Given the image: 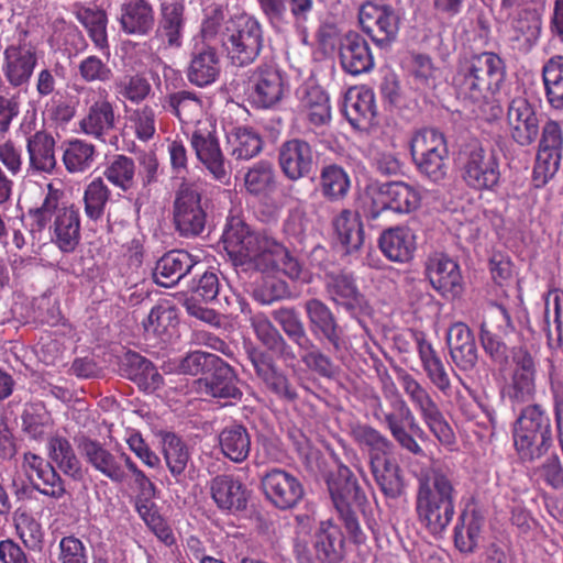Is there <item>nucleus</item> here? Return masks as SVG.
I'll list each match as a JSON object with an SVG mask.
<instances>
[{"instance_id":"7","label":"nucleus","mask_w":563,"mask_h":563,"mask_svg":"<svg viewBox=\"0 0 563 563\" xmlns=\"http://www.w3.org/2000/svg\"><path fill=\"white\" fill-rule=\"evenodd\" d=\"M459 164L465 184L475 190L494 191L500 181V159L494 150H485L473 140L461 146Z\"/></svg>"},{"instance_id":"14","label":"nucleus","mask_w":563,"mask_h":563,"mask_svg":"<svg viewBox=\"0 0 563 563\" xmlns=\"http://www.w3.org/2000/svg\"><path fill=\"white\" fill-rule=\"evenodd\" d=\"M247 358L266 393L284 404H295L299 399L298 387L275 363L272 355L263 350L251 347L247 350Z\"/></svg>"},{"instance_id":"13","label":"nucleus","mask_w":563,"mask_h":563,"mask_svg":"<svg viewBox=\"0 0 563 563\" xmlns=\"http://www.w3.org/2000/svg\"><path fill=\"white\" fill-rule=\"evenodd\" d=\"M198 161L213 179L223 185L231 178V164L225 159L219 143L217 125L210 119L198 120L190 137Z\"/></svg>"},{"instance_id":"59","label":"nucleus","mask_w":563,"mask_h":563,"mask_svg":"<svg viewBox=\"0 0 563 563\" xmlns=\"http://www.w3.org/2000/svg\"><path fill=\"white\" fill-rule=\"evenodd\" d=\"M51 459L57 464L65 475L75 479L82 476V470L73 445L64 437H53L48 441Z\"/></svg>"},{"instance_id":"27","label":"nucleus","mask_w":563,"mask_h":563,"mask_svg":"<svg viewBox=\"0 0 563 563\" xmlns=\"http://www.w3.org/2000/svg\"><path fill=\"white\" fill-rule=\"evenodd\" d=\"M427 276L432 287L445 299L459 297L463 290L459 264L443 254L428 260Z\"/></svg>"},{"instance_id":"51","label":"nucleus","mask_w":563,"mask_h":563,"mask_svg":"<svg viewBox=\"0 0 563 563\" xmlns=\"http://www.w3.org/2000/svg\"><path fill=\"white\" fill-rule=\"evenodd\" d=\"M351 435L355 443L368 452L369 463L375 456H387L391 453L394 444L382 432L366 423H356L351 428Z\"/></svg>"},{"instance_id":"6","label":"nucleus","mask_w":563,"mask_h":563,"mask_svg":"<svg viewBox=\"0 0 563 563\" xmlns=\"http://www.w3.org/2000/svg\"><path fill=\"white\" fill-rule=\"evenodd\" d=\"M395 371L404 393L429 431L442 445H453L455 443V434L432 393L406 369L396 367Z\"/></svg>"},{"instance_id":"9","label":"nucleus","mask_w":563,"mask_h":563,"mask_svg":"<svg viewBox=\"0 0 563 563\" xmlns=\"http://www.w3.org/2000/svg\"><path fill=\"white\" fill-rule=\"evenodd\" d=\"M383 390L386 395L394 394L397 396L394 408L399 411V416L394 412H387L384 415V422L386 423L391 437L402 450H406L416 456L424 457L426 452L417 442L415 437L426 440L428 435L417 422L412 410L398 394L396 385L389 375H386V377L383 378Z\"/></svg>"},{"instance_id":"54","label":"nucleus","mask_w":563,"mask_h":563,"mask_svg":"<svg viewBox=\"0 0 563 563\" xmlns=\"http://www.w3.org/2000/svg\"><path fill=\"white\" fill-rule=\"evenodd\" d=\"M545 98L555 110H563V56L549 58L542 67Z\"/></svg>"},{"instance_id":"55","label":"nucleus","mask_w":563,"mask_h":563,"mask_svg":"<svg viewBox=\"0 0 563 563\" xmlns=\"http://www.w3.org/2000/svg\"><path fill=\"white\" fill-rule=\"evenodd\" d=\"M104 178L123 192H129L136 184V166L132 157L119 154L110 159L104 169Z\"/></svg>"},{"instance_id":"10","label":"nucleus","mask_w":563,"mask_h":563,"mask_svg":"<svg viewBox=\"0 0 563 563\" xmlns=\"http://www.w3.org/2000/svg\"><path fill=\"white\" fill-rule=\"evenodd\" d=\"M312 549L296 540L294 553L298 563H341L346 554V542L341 528L332 520L321 521L312 537Z\"/></svg>"},{"instance_id":"47","label":"nucleus","mask_w":563,"mask_h":563,"mask_svg":"<svg viewBox=\"0 0 563 563\" xmlns=\"http://www.w3.org/2000/svg\"><path fill=\"white\" fill-rule=\"evenodd\" d=\"M484 517L476 509L460 514L454 527V545L462 553H473L478 547Z\"/></svg>"},{"instance_id":"52","label":"nucleus","mask_w":563,"mask_h":563,"mask_svg":"<svg viewBox=\"0 0 563 563\" xmlns=\"http://www.w3.org/2000/svg\"><path fill=\"white\" fill-rule=\"evenodd\" d=\"M230 153L236 159H251L263 147L261 135L252 128L236 126L227 134Z\"/></svg>"},{"instance_id":"45","label":"nucleus","mask_w":563,"mask_h":563,"mask_svg":"<svg viewBox=\"0 0 563 563\" xmlns=\"http://www.w3.org/2000/svg\"><path fill=\"white\" fill-rule=\"evenodd\" d=\"M332 228L338 242L346 254L361 249L364 243L363 223L357 212L343 209L332 219Z\"/></svg>"},{"instance_id":"15","label":"nucleus","mask_w":563,"mask_h":563,"mask_svg":"<svg viewBox=\"0 0 563 563\" xmlns=\"http://www.w3.org/2000/svg\"><path fill=\"white\" fill-rule=\"evenodd\" d=\"M309 330L320 342L328 343L338 360L347 351V339L333 311L321 299L310 298L303 302Z\"/></svg>"},{"instance_id":"53","label":"nucleus","mask_w":563,"mask_h":563,"mask_svg":"<svg viewBox=\"0 0 563 563\" xmlns=\"http://www.w3.org/2000/svg\"><path fill=\"white\" fill-rule=\"evenodd\" d=\"M64 196V192L55 188L52 184L47 185V192L40 207L29 209L27 213L22 217V220L27 219V228L31 234L41 233L52 217L58 211V205Z\"/></svg>"},{"instance_id":"48","label":"nucleus","mask_w":563,"mask_h":563,"mask_svg":"<svg viewBox=\"0 0 563 563\" xmlns=\"http://www.w3.org/2000/svg\"><path fill=\"white\" fill-rule=\"evenodd\" d=\"M251 325L256 338L285 362L295 361L296 354L292 347L287 343L278 329L268 320V318L258 313L251 318Z\"/></svg>"},{"instance_id":"46","label":"nucleus","mask_w":563,"mask_h":563,"mask_svg":"<svg viewBox=\"0 0 563 563\" xmlns=\"http://www.w3.org/2000/svg\"><path fill=\"white\" fill-rule=\"evenodd\" d=\"M162 453L165 464L177 484L186 481V470L190 462L187 443L174 432L162 434Z\"/></svg>"},{"instance_id":"30","label":"nucleus","mask_w":563,"mask_h":563,"mask_svg":"<svg viewBox=\"0 0 563 563\" xmlns=\"http://www.w3.org/2000/svg\"><path fill=\"white\" fill-rule=\"evenodd\" d=\"M118 119L115 106L109 100L108 92L103 89L100 91V98L88 106L79 128L87 135L103 139L115 129Z\"/></svg>"},{"instance_id":"39","label":"nucleus","mask_w":563,"mask_h":563,"mask_svg":"<svg viewBox=\"0 0 563 563\" xmlns=\"http://www.w3.org/2000/svg\"><path fill=\"white\" fill-rule=\"evenodd\" d=\"M240 379L234 368L222 358L209 376L203 378L205 391L213 398L241 400L243 391L239 387Z\"/></svg>"},{"instance_id":"36","label":"nucleus","mask_w":563,"mask_h":563,"mask_svg":"<svg viewBox=\"0 0 563 563\" xmlns=\"http://www.w3.org/2000/svg\"><path fill=\"white\" fill-rule=\"evenodd\" d=\"M450 355L455 365L462 371H470L477 363V347L474 334L463 322L452 324L446 333Z\"/></svg>"},{"instance_id":"23","label":"nucleus","mask_w":563,"mask_h":563,"mask_svg":"<svg viewBox=\"0 0 563 563\" xmlns=\"http://www.w3.org/2000/svg\"><path fill=\"white\" fill-rule=\"evenodd\" d=\"M278 163L283 174L292 181L310 177L317 167L312 146L305 140L291 139L278 150Z\"/></svg>"},{"instance_id":"49","label":"nucleus","mask_w":563,"mask_h":563,"mask_svg":"<svg viewBox=\"0 0 563 563\" xmlns=\"http://www.w3.org/2000/svg\"><path fill=\"white\" fill-rule=\"evenodd\" d=\"M222 454L234 463L244 462L251 452V435L243 424L232 423L218 435Z\"/></svg>"},{"instance_id":"22","label":"nucleus","mask_w":563,"mask_h":563,"mask_svg":"<svg viewBox=\"0 0 563 563\" xmlns=\"http://www.w3.org/2000/svg\"><path fill=\"white\" fill-rule=\"evenodd\" d=\"M507 123L515 143L520 146L531 145L539 135L536 104L525 95L512 98L507 109Z\"/></svg>"},{"instance_id":"34","label":"nucleus","mask_w":563,"mask_h":563,"mask_svg":"<svg viewBox=\"0 0 563 563\" xmlns=\"http://www.w3.org/2000/svg\"><path fill=\"white\" fill-rule=\"evenodd\" d=\"M412 335L417 343L421 366L428 379L444 396L451 395V378L442 358L432 344L426 340V335L422 332L415 331Z\"/></svg>"},{"instance_id":"58","label":"nucleus","mask_w":563,"mask_h":563,"mask_svg":"<svg viewBox=\"0 0 563 563\" xmlns=\"http://www.w3.org/2000/svg\"><path fill=\"white\" fill-rule=\"evenodd\" d=\"M96 158V147L84 140L69 141L64 150L63 163L70 174L89 170Z\"/></svg>"},{"instance_id":"63","label":"nucleus","mask_w":563,"mask_h":563,"mask_svg":"<svg viewBox=\"0 0 563 563\" xmlns=\"http://www.w3.org/2000/svg\"><path fill=\"white\" fill-rule=\"evenodd\" d=\"M273 319L279 324L286 336L299 349L311 338L308 335L300 313L294 307L273 310Z\"/></svg>"},{"instance_id":"32","label":"nucleus","mask_w":563,"mask_h":563,"mask_svg":"<svg viewBox=\"0 0 563 563\" xmlns=\"http://www.w3.org/2000/svg\"><path fill=\"white\" fill-rule=\"evenodd\" d=\"M51 240L63 252L71 253L80 242V216L74 205L60 206L51 227Z\"/></svg>"},{"instance_id":"5","label":"nucleus","mask_w":563,"mask_h":563,"mask_svg":"<svg viewBox=\"0 0 563 563\" xmlns=\"http://www.w3.org/2000/svg\"><path fill=\"white\" fill-rule=\"evenodd\" d=\"M273 236L264 231L253 230L242 218L227 219L221 241L234 266H243L254 262L256 268H262Z\"/></svg>"},{"instance_id":"26","label":"nucleus","mask_w":563,"mask_h":563,"mask_svg":"<svg viewBox=\"0 0 563 563\" xmlns=\"http://www.w3.org/2000/svg\"><path fill=\"white\" fill-rule=\"evenodd\" d=\"M201 262L185 250H173L165 253L155 264L153 280L156 285L172 288L188 274L198 269Z\"/></svg>"},{"instance_id":"44","label":"nucleus","mask_w":563,"mask_h":563,"mask_svg":"<svg viewBox=\"0 0 563 563\" xmlns=\"http://www.w3.org/2000/svg\"><path fill=\"white\" fill-rule=\"evenodd\" d=\"M299 106L306 113L308 121L322 126L331 121V107L329 96L320 86H302L297 90Z\"/></svg>"},{"instance_id":"37","label":"nucleus","mask_w":563,"mask_h":563,"mask_svg":"<svg viewBox=\"0 0 563 563\" xmlns=\"http://www.w3.org/2000/svg\"><path fill=\"white\" fill-rule=\"evenodd\" d=\"M274 268L280 269L289 279L307 283L309 273L300 258L273 238L266 253L265 261H262V272H269Z\"/></svg>"},{"instance_id":"1","label":"nucleus","mask_w":563,"mask_h":563,"mask_svg":"<svg viewBox=\"0 0 563 563\" xmlns=\"http://www.w3.org/2000/svg\"><path fill=\"white\" fill-rule=\"evenodd\" d=\"M457 490L440 466H431L418 477L416 512L418 521L432 536H442L455 515Z\"/></svg>"},{"instance_id":"3","label":"nucleus","mask_w":563,"mask_h":563,"mask_svg":"<svg viewBox=\"0 0 563 563\" xmlns=\"http://www.w3.org/2000/svg\"><path fill=\"white\" fill-rule=\"evenodd\" d=\"M325 484L349 538L355 544L365 543L367 537L357 512L365 511L368 500L357 478L347 466L340 464L336 471L325 475Z\"/></svg>"},{"instance_id":"20","label":"nucleus","mask_w":563,"mask_h":563,"mask_svg":"<svg viewBox=\"0 0 563 563\" xmlns=\"http://www.w3.org/2000/svg\"><path fill=\"white\" fill-rule=\"evenodd\" d=\"M36 65V47L24 40L8 45L3 52L2 73L12 88L27 86Z\"/></svg>"},{"instance_id":"43","label":"nucleus","mask_w":563,"mask_h":563,"mask_svg":"<svg viewBox=\"0 0 563 563\" xmlns=\"http://www.w3.org/2000/svg\"><path fill=\"white\" fill-rule=\"evenodd\" d=\"M23 466L34 471L37 478L42 481L43 488L38 484L33 483V488L40 494L54 499H60L66 494L62 477L51 463L42 456L26 452L23 457Z\"/></svg>"},{"instance_id":"38","label":"nucleus","mask_w":563,"mask_h":563,"mask_svg":"<svg viewBox=\"0 0 563 563\" xmlns=\"http://www.w3.org/2000/svg\"><path fill=\"white\" fill-rule=\"evenodd\" d=\"M369 466L376 485L386 498L398 499L405 493L402 471L390 454L375 456Z\"/></svg>"},{"instance_id":"57","label":"nucleus","mask_w":563,"mask_h":563,"mask_svg":"<svg viewBox=\"0 0 563 563\" xmlns=\"http://www.w3.org/2000/svg\"><path fill=\"white\" fill-rule=\"evenodd\" d=\"M300 361L311 372L323 378H334L340 367L335 364L330 355L324 353L313 341L309 340L306 344L298 349Z\"/></svg>"},{"instance_id":"60","label":"nucleus","mask_w":563,"mask_h":563,"mask_svg":"<svg viewBox=\"0 0 563 563\" xmlns=\"http://www.w3.org/2000/svg\"><path fill=\"white\" fill-rule=\"evenodd\" d=\"M111 191L102 177L92 179L84 190V210L88 220L98 222L102 220Z\"/></svg>"},{"instance_id":"8","label":"nucleus","mask_w":563,"mask_h":563,"mask_svg":"<svg viewBox=\"0 0 563 563\" xmlns=\"http://www.w3.org/2000/svg\"><path fill=\"white\" fill-rule=\"evenodd\" d=\"M410 154L418 172L432 183L446 177L449 150L444 135L435 129H422L410 141Z\"/></svg>"},{"instance_id":"17","label":"nucleus","mask_w":563,"mask_h":563,"mask_svg":"<svg viewBox=\"0 0 563 563\" xmlns=\"http://www.w3.org/2000/svg\"><path fill=\"white\" fill-rule=\"evenodd\" d=\"M358 22L362 31L385 48L397 38L400 16L391 5L367 1L358 10Z\"/></svg>"},{"instance_id":"35","label":"nucleus","mask_w":563,"mask_h":563,"mask_svg":"<svg viewBox=\"0 0 563 563\" xmlns=\"http://www.w3.org/2000/svg\"><path fill=\"white\" fill-rule=\"evenodd\" d=\"M377 199L382 209L395 213L408 214L417 210L421 203L420 192L404 181H388L379 185Z\"/></svg>"},{"instance_id":"28","label":"nucleus","mask_w":563,"mask_h":563,"mask_svg":"<svg viewBox=\"0 0 563 563\" xmlns=\"http://www.w3.org/2000/svg\"><path fill=\"white\" fill-rule=\"evenodd\" d=\"M120 375L134 384L144 393L152 394L164 384V378L156 366L134 351L125 352L119 358Z\"/></svg>"},{"instance_id":"12","label":"nucleus","mask_w":563,"mask_h":563,"mask_svg":"<svg viewBox=\"0 0 563 563\" xmlns=\"http://www.w3.org/2000/svg\"><path fill=\"white\" fill-rule=\"evenodd\" d=\"M222 40L228 58L235 66H247L261 54L264 47V32L261 23L253 16L238 18L228 29Z\"/></svg>"},{"instance_id":"24","label":"nucleus","mask_w":563,"mask_h":563,"mask_svg":"<svg viewBox=\"0 0 563 563\" xmlns=\"http://www.w3.org/2000/svg\"><path fill=\"white\" fill-rule=\"evenodd\" d=\"M324 290L335 306L342 307L351 317H356L363 309L364 296L358 290L356 280L351 273L325 272Z\"/></svg>"},{"instance_id":"11","label":"nucleus","mask_w":563,"mask_h":563,"mask_svg":"<svg viewBox=\"0 0 563 563\" xmlns=\"http://www.w3.org/2000/svg\"><path fill=\"white\" fill-rule=\"evenodd\" d=\"M173 223L176 232L187 239L200 236L207 229L208 213L199 187L181 183L173 201Z\"/></svg>"},{"instance_id":"42","label":"nucleus","mask_w":563,"mask_h":563,"mask_svg":"<svg viewBox=\"0 0 563 563\" xmlns=\"http://www.w3.org/2000/svg\"><path fill=\"white\" fill-rule=\"evenodd\" d=\"M219 74L220 58L217 49L211 46L196 47L187 73L189 81L198 87H205L214 82Z\"/></svg>"},{"instance_id":"41","label":"nucleus","mask_w":563,"mask_h":563,"mask_svg":"<svg viewBox=\"0 0 563 563\" xmlns=\"http://www.w3.org/2000/svg\"><path fill=\"white\" fill-rule=\"evenodd\" d=\"M55 139L48 132L41 130L26 140L30 168L45 174H53L57 159L55 156Z\"/></svg>"},{"instance_id":"62","label":"nucleus","mask_w":563,"mask_h":563,"mask_svg":"<svg viewBox=\"0 0 563 563\" xmlns=\"http://www.w3.org/2000/svg\"><path fill=\"white\" fill-rule=\"evenodd\" d=\"M165 107L183 123L192 122L202 112L200 96L188 90L169 93Z\"/></svg>"},{"instance_id":"31","label":"nucleus","mask_w":563,"mask_h":563,"mask_svg":"<svg viewBox=\"0 0 563 563\" xmlns=\"http://www.w3.org/2000/svg\"><path fill=\"white\" fill-rule=\"evenodd\" d=\"M210 493L217 507L229 514H236L247 506L249 493L233 475L220 474L210 481Z\"/></svg>"},{"instance_id":"21","label":"nucleus","mask_w":563,"mask_h":563,"mask_svg":"<svg viewBox=\"0 0 563 563\" xmlns=\"http://www.w3.org/2000/svg\"><path fill=\"white\" fill-rule=\"evenodd\" d=\"M187 24L184 0H164L158 5L154 38L167 48H180Z\"/></svg>"},{"instance_id":"61","label":"nucleus","mask_w":563,"mask_h":563,"mask_svg":"<svg viewBox=\"0 0 563 563\" xmlns=\"http://www.w3.org/2000/svg\"><path fill=\"white\" fill-rule=\"evenodd\" d=\"M178 322L177 308L168 303H161L151 309L143 327L147 333L164 340L165 336L172 335Z\"/></svg>"},{"instance_id":"2","label":"nucleus","mask_w":563,"mask_h":563,"mask_svg":"<svg viewBox=\"0 0 563 563\" xmlns=\"http://www.w3.org/2000/svg\"><path fill=\"white\" fill-rule=\"evenodd\" d=\"M504 59L494 52L461 56L452 78L460 99L479 103L500 91L506 79Z\"/></svg>"},{"instance_id":"25","label":"nucleus","mask_w":563,"mask_h":563,"mask_svg":"<svg viewBox=\"0 0 563 563\" xmlns=\"http://www.w3.org/2000/svg\"><path fill=\"white\" fill-rule=\"evenodd\" d=\"M339 59L342 69L352 76L367 74L375 65L369 43L363 35L353 31L341 37Z\"/></svg>"},{"instance_id":"29","label":"nucleus","mask_w":563,"mask_h":563,"mask_svg":"<svg viewBox=\"0 0 563 563\" xmlns=\"http://www.w3.org/2000/svg\"><path fill=\"white\" fill-rule=\"evenodd\" d=\"M118 21L121 31L132 36H148L155 27V10L148 0H124Z\"/></svg>"},{"instance_id":"18","label":"nucleus","mask_w":563,"mask_h":563,"mask_svg":"<svg viewBox=\"0 0 563 563\" xmlns=\"http://www.w3.org/2000/svg\"><path fill=\"white\" fill-rule=\"evenodd\" d=\"M78 449L87 464L114 484L128 479L126 466L131 457L124 452H112L101 442L87 437L81 438Z\"/></svg>"},{"instance_id":"50","label":"nucleus","mask_w":563,"mask_h":563,"mask_svg":"<svg viewBox=\"0 0 563 563\" xmlns=\"http://www.w3.org/2000/svg\"><path fill=\"white\" fill-rule=\"evenodd\" d=\"M77 20L85 26L95 46L110 56L107 34L108 18L104 10L99 8L79 7L75 12Z\"/></svg>"},{"instance_id":"16","label":"nucleus","mask_w":563,"mask_h":563,"mask_svg":"<svg viewBox=\"0 0 563 563\" xmlns=\"http://www.w3.org/2000/svg\"><path fill=\"white\" fill-rule=\"evenodd\" d=\"M249 100L257 109H272L280 103L286 82L280 70L273 64L262 63L250 71Z\"/></svg>"},{"instance_id":"40","label":"nucleus","mask_w":563,"mask_h":563,"mask_svg":"<svg viewBox=\"0 0 563 563\" xmlns=\"http://www.w3.org/2000/svg\"><path fill=\"white\" fill-rule=\"evenodd\" d=\"M378 245L389 261L407 263L413 257L416 236L407 227L389 228L380 234Z\"/></svg>"},{"instance_id":"56","label":"nucleus","mask_w":563,"mask_h":563,"mask_svg":"<svg viewBox=\"0 0 563 563\" xmlns=\"http://www.w3.org/2000/svg\"><path fill=\"white\" fill-rule=\"evenodd\" d=\"M319 185L322 196L335 202L346 197L351 187V180L343 167L330 164L322 167Z\"/></svg>"},{"instance_id":"33","label":"nucleus","mask_w":563,"mask_h":563,"mask_svg":"<svg viewBox=\"0 0 563 563\" xmlns=\"http://www.w3.org/2000/svg\"><path fill=\"white\" fill-rule=\"evenodd\" d=\"M342 113L356 129L373 124L377 114L374 91L364 87L349 89L344 96Z\"/></svg>"},{"instance_id":"4","label":"nucleus","mask_w":563,"mask_h":563,"mask_svg":"<svg viewBox=\"0 0 563 563\" xmlns=\"http://www.w3.org/2000/svg\"><path fill=\"white\" fill-rule=\"evenodd\" d=\"M514 442L525 462H534L547 454L553 444V431L545 408L532 404L521 409L514 426Z\"/></svg>"},{"instance_id":"19","label":"nucleus","mask_w":563,"mask_h":563,"mask_svg":"<svg viewBox=\"0 0 563 563\" xmlns=\"http://www.w3.org/2000/svg\"><path fill=\"white\" fill-rule=\"evenodd\" d=\"M261 487L266 499L280 510L295 508L305 496V488L294 474L273 467L261 477Z\"/></svg>"},{"instance_id":"64","label":"nucleus","mask_w":563,"mask_h":563,"mask_svg":"<svg viewBox=\"0 0 563 563\" xmlns=\"http://www.w3.org/2000/svg\"><path fill=\"white\" fill-rule=\"evenodd\" d=\"M246 190L254 196L269 195L275 190V170L272 163L261 161L254 164L245 174Z\"/></svg>"}]
</instances>
